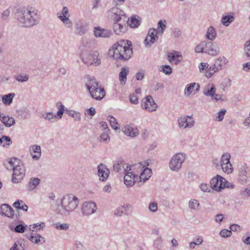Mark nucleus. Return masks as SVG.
<instances>
[{"label": "nucleus", "instance_id": "f257e3e1", "mask_svg": "<svg viewBox=\"0 0 250 250\" xmlns=\"http://www.w3.org/2000/svg\"><path fill=\"white\" fill-rule=\"evenodd\" d=\"M61 208L59 212L61 214L66 216L74 211L79 205L78 198L71 194L64 195L61 199Z\"/></svg>", "mask_w": 250, "mask_h": 250}, {"label": "nucleus", "instance_id": "f03ea898", "mask_svg": "<svg viewBox=\"0 0 250 250\" xmlns=\"http://www.w3.org/2000/svg\"><path fill=\"white\" fill-rule=\"evenodd\" d=\"M85 78L87 82L85 86L91 96L96 100H101L105 95V91L103 87L99 86L98 83L94 77L87 75Z\"/></svg>", "mask_w": 250, "mask_h": 250}, {"label": "nucleus", "instance_id": "7ed1b4c3", "mask_svg": "<svg viewBox=\"0 0 250 250\" xmlns=\"http://www.w3.org/2000/svg\"><path fill=\"white\" fill-rule=\"evenodd\" d=\"M186 155L184 153H178L174 155L169 162L170 169L175 172H178L185 161Z\"/></svg>", "mask_w": 250, "mask_h": 250}, {"label": "nucleus", "instance_id": "20e7f679", "mask_svg": "<svg viewBox=\"0 0 250 250\" xmlns=\"http://www.w3.org/2000/svg\"><path fill=\"white\" fill-rule=\"evenodd\" d=\"M210 184L212 190L219 192L225 188H229L230 183L221 176L217 175L211 179Z\"/></svg>", "mask_w": 250, "mask_h": 250}, {"label": "nucleus", "instance_id": "39448f33", "mask_svg": "<svg viewBox=\"0 0 250 250\" xmlns=\"http://www.w3.org/2000/svg\"><path fill=\"white\" fill-rule=\"evenodd\" d=\"M12 182L14 183L20 182L25 176V169L23 164L20 160L17 165L13 168Z\"/></svg>", "mask_w": 250, "mask_h": 250}, {"label": "nucleus", "instance_id": "423d86ee", "mask_svg": "<svg viewBox=\"0 0 250 250\" xmlns=\"http://www.w3.org/2000/svg\"><path fill=\"white\" fill-rule=\"evenodd\" d=\"M195 123L192 115H182L178 119L179 127L181 129L191 128L194 126Z\"/></svg>", "mask_w": 250, "mask_h": 250}, {"label": "nucleus", "instance_id": "0eeeda50", "mask_svg": "<svg viewBox=\"0 0 250 250\" xmlns=\"http://www.w3.org/2000/svg\"><path fill=\"white\" fill-rule=\"evenodd\" d=\"M127 21H128L127 17H124L117 21H114L113 28L115 33L119 35L124 33L127 28Z\"/></svg>", "mask_w": 250, "mask_h": 250}, {"label": "nucleus", "instance_id": "6e6552de", "mask_svg": "<svg viewBox=\"0 0 250 250\" xmlns=\"http://www.w3.org/2000/svg\"><path fill=\"white\" fill-rule=\"evenodd\" d=\"M203 93L205 96L210 97L212 100L215 101L222 100L221 95L216 93V88L212 83L206 85L204 88Z\"/></svg>", "mask_w": 250, "mask_h": 250}, {"label": "nucleus", "instance_id": "1a4fd4ad", "mask_svg": "<svg viewBox=\"0 0 250 250\" xmlns=\"http://www.w3.org/2000/svg\"><path fill=\"white\" fill-rule=\"evenodd\" d=\"M123 49L121 52V54L124 58L120 59L121 61H127L131 58L133 51L132 48L130 47L131 45V42L129 41L121 40L120 41V43L122 44Z\"/></svg>", "mask_w": 250, "mask_h": 250}, {"label": "nucleus", "instance_id": "9d476101", "mask_svg": "<svg viewBox=\"0 0 250 250\" xmlns=\"http://www.w3.org/2000/svg\"><path fill=\"white\" fill-rule=\"evenodd\" d=\"M123 49V43H120V41L114 43L111 48L108 52V55L109 57L112 58L117 60H120V59L124 58L121 55V52Z\"/></svg>", "mask_w": 250, "mask_h": 250}, {"label": "nucleus", "instance_id": "9b49d317", "mask_svg": "<svg viewBox=\"0 0 250 250\" xmlns=\"http://www.w3.org/2000/svg\"><path fill=\"white\" fill-rule=\"evenodd\" d=\"M107 17L114 22L122 19L124 17H126L123 11L117 7H113L106 12Z\"/></svg>", "mask_w": 250, "mask_h": 250}, {"label": "nucleus", "instance_id": "f8f14e48", "mask_svg": "<svg viewBox=\"0 0 250 250\" xmlns=\"http://www.w3.org/2000/svg\"><path fill=\"white\" fill-rule=\"evenodd\" d=\"M27 21L28 27L37 24L39 22V16L38 11L33 9L32 8L27 7Z\"/></svg>", "mask_w": 250, "mask_h": 250}, {"label": "nucleus", "instance_id": "ddd939ff", "mask_svg": "<svg viewBox=\"0 0 250 250\" xmlns=\"http://www.w3.org/2000/svg\"><path fill=\"white\" fill-rule=\"evenodd\" d=\"M27 7H21L17 10L16 19L19 24L22 27H28L27 21Z\"/></svg>", "mask_w": 250, "mask_h": 250}, {"label": "nucleus", "instance_id": "4468645a", "mask_svg": "<svg viewBox=\"0 0 250 250\" xmlns=\"http://www.w3.org/2000/svg\"><path fill=\"white\" fill-rule=\"evenodd\" d=\"M141 104L144 109L149 112L154 111L157 108V105L151 96H147L143 99Z\"/></svg>", "mask_w": 250, "mask_h": 250}, {"label": "nucleus", "instance_id": "2eb2a0df", "mask_svg": "<svg viewBox=\"0 0 250 250\" xmlns=\"http://www.w3.org/2000/svg\"><path fill=\"white\" fill-rule=\"evenodd\" d=\"M96 204L93 202H85L82 206V212L83 215L88 216L96 211Z\"/></svg>", "mask_w": 250, "mask_h": 250}, {"label": "nucleus", "instance_id": "dca6fc26", "mask_svg": "<svg viewBox=\"0 0 250 250\" xmlns=\"http://www.w3.org/2000/svg\"><path fill=\"white\" fill-rule=\"evenodd\" d=\"M205 53L210 55L217 56L220 52L219 48L210 41H204Z\"/></svg>", "mask_w": 250, "mask_h": 250}, {"label": "nucleus", "instance_id": "f3484780", "mask_svg": "<svg viewBox=\"0 0 250 250\" xmlns=\"http://www.w3.org/2000/svg\"><path fill=\"white\" fill-rule=\"evenodd\" d=\"M94 35L96 38H108L112 34L111 30L103 28L100 26L95 27Z\"/></svg>", "mask_w": 250, "mask_h": 250}, {"label": "nucleus", "instance_id": "a211bd4d", "mask_svg": "<svg viewBox=\"0 0 250 250\" xmlns=\"http://www.w3.org/2000/svg\"><path fill=\"white\" fill-rule=\"evenodd\" d=\"M249 167L246 164L242 165L239 169L238 171V180L239 182L243 184H246L248 180V173Z\"/></svg>", "mask_w": 250, "mask_h": 250}, {"label": "nucleus", "instance_id": "6ab92c4d", "mask_svg": "<svg viewBox=\"0 0 250 250\" xmlns=\"http://www.w3.org/2000/svg\"><path fill=\"white\" fill-rule=\"evenodd\" d=\"M98 175L100 180L104 181L108 177L109 171L105 165L101 163L98 166Z\"/></svg>", "mask_w": 250, "mask_h": 250}, {"label": "nucleus", "instance_id": "aec40b11", "mask_svg": "<svg viewBox=\"0 0 250 250\" xmlns=\"http://www.w3.org/2000/svg\"><path fill=\"white\" fill-rule=\"evenodd\" d=\"M0 214L1 215L13 218L14 211L11 206L7 204H4L0 206Z\"/></svg>", "mask_w": 250, "mask_h": 250}, {"label": "nucleus", "instance_id": "412c9836", "mask_svg": "<svg viewBox=\"0 0 250 250\" xmlns=\"http://www.w3.org/2000/svg\"><path fill=\"white\" fill-rule=\"evenodd\" d=\"M75 33L79 35L85 34L88 30V25L85 22L78 21L75 23Z\"/></svg>", "mask_w": 250, "mask_h": 250}, {"label": "nucleus", "instance_id": "4be33fe9", "mask_svg": "<svg viewBox=\"0 0 250 250\" xmlns=\"http://www.w3.org/2000/svg\"><path fill=\"white\" fill-rule=\"evenodd\" d=\"M136 178H137V174L132 172H128L124 176V183L127 186L132 187L135 184Z\"/></svg>", "mask_w": 250, "mask_h": 250}, {"label": "nucleus", "instance_id": "5701e85b", "mask_svg": "<svg viewBox=\"0 0 250 250\" xmlns=\"http://www.w3.org/2000/svg\"><path fill=\"white\" fill-rule=\"evenodd\" d=\"M123 131L125 135L131 137H135L139 134V131L136 127H133L129 125L125 126Z\"/></svg>", "mask_w": 250, "mask_h": 250}, {"label": "nucleus", "instance_id": "b1692460", "mask_svg": "<svg viewBox=\"0 0 250 250\" xmlns=\"http://www.w3.org/2000/svg\"><path fill=\"white\" fill-rule=\"evenodd\" d=\"M29 151L33 159L38 160L41 156V148L40 146L33 145L30 146Z\"/></svg>", "mask_w": 250, "mask_h": 250}, {"label": "nucleus", "instance_id": "393cba45", "mask_svg": "<svg viewBox=\"0 0 250 250\" xmlns=\"http://www.w3.org/2000/svg\"><path fill=\"white\" fill-rule=\"evenodd\" d=\"M144 167H145L144 166ZM142 170L143 171L140 174V181L139 183H142L143 182V183H144L150 177L151 170L147 167H144Z\"/></svg>", "mask_w": 250, "mask_h": 250}, {"label": "nucleus", "instance_id": "a878e982", "mask_svg": "<svg viewBox=\"0 0 250 250\" xmlns=\"http://www.w3.org/2000/svg\"><path fill=\"white\" fill-rule=\"evenodd\" d=\"M41 180L39 178L32 177L30 179L29 182L26 185V188L28 191H32L37 188Z\"/></svg>", "mask_w": 250, "mask_h": 250}, {"label": "nucleus", "instance_id": "bb28decb", "mask_svg": "<svg viewBox=\"0 0 250 250\" xmlns=\"http://www.w3.org/2000/svg\"><path fill=\"white\" fill-rule=\"evenodd\" d=\"M20 160L16 158H11L5 161L3 165L7 169H13V168L17 165Z\"/></svg>", "mask_w": 250, "mask_h": 250}, {"label": "nucleus", "instance_id": "cd10ccee", "mask_svg": "<svg viewBox=\"0 0 250 250\" xmlns=\"http://www.w3.org/2000/svg\"><path fill=\"white\" fill-rule=\"evenodd\" d=\"M27 238L29 239L32 242L35 244H39L41 241V239L43 240V242H45L44 238L42 237L40 234L37 233H30L29 234H26Z\"/></svg>", "mask_w": 250, "mask_h": 250}, {"label": "nucleus", "instance_id": "c85d7f7f", "mask_svg": "<svg viewBox=\"0 0 250 250\" xmlns=\"http://www.w3.org/2000/svg\"><path fill=\"white\" fill-rule=\"evenodd\" d=\"M195 86H196L195 91L196 92H197L199 91L200 85L199 84L195 83H192L188 84L185 88V95L187 97L189 96L192 93L193 88Z\"/></svg>", "mask_w": 250, "mask_h": 250}, {"label": "nucleus", "instance_id": "c756f323", "mask_svg": "<svg viewBox=\"0 0 250 250\" xmlns=\"http://www.w3.org/2000/svg\"><path fill=\"white\" fill-rule=\"evenodd\" d=\"M167 57L168 60L170 62H172V61L176 60V62L175 63L176 64H177L180 62L182 59V55L180 53H178L177 52L168 53Z\"/></svg>", "mask_w": 250, "mask_h": 250}, {"label": "nucleus", "instance_id": "7c9ffc66", "mask_svg": "<svg viewBox=\"0 0 250 250\" xmlns=\"http://www.w3.org/2000/svg\"><path fill=\"white\" fill-rule=\"evenodd\" d=\"M0 121L6 126L10 127L15 124V121L13 117L8 115L3 116Z\"/></svg>", "mask_w": 250, "mask_h": 250}, {"label": "nucleus", "instance_id": "2f4dec72", "mask_svg": "<svg viewBox=\"0 0 250 250\" xmlns=\"http://www.w3.org/2000/svg\"><path fill=\"white\" fill-rule=\"evenodd\" d=\"M129 72L128 68L123 67L119 73V80L121 83L125 84L126 81V75Z\"/></svg>", "mask_w": 250, "mask_h": 250}, {"label": "nucleus", "instance_id": "473e14b6", "mask_svg": "<svg viewBox=\"0 0 250 250\" xmlns=\"http://www.w3.org/2000/svg\"><path fill=\"white\" fill-rule=\"evenodd\" d=\"M144 167V166L141 163H139L134 165V166H129L127 165L126 167H125L124 165H123V168L124 169V172L126 173L128 172H130V171L132 170V168L134 169H137L142 171L143 168Z\"/></svg>", "mask_w": 250, "mask_h": 250}, {"label": "nucleus", "instance_id": "72a5a7b5", "mask_svg": "<svg viewBox=\"0 0 250 250\" xmlns=\"http://www.w3.org/2000/svg\"><path fill=\"white\" fill-rule=\"evenodd\" d=\"M15 96V94L14 93H9L2 96V101L3 103L6 105H10L12 103Z\"/></svg>", "mask_w": 250, "mask_h": 250}, {"label": "nucleus", "instance_id": "f704fd0d", "mask_svg": "<svg viewBox=\"0 0 250 250\" xmlns=\"http://www.w3.org/2000/svg\"><path fill=\"white\" fill-rule=\"evenodd\" d=\"M13 207L19 209L27 211L28 210V206L23 202V201L18 200L13 204Z\"/></svg>", "mask_w": 250, "mask_h": 250}, {"label": "nucleus", "instance_id": "c9c22d12", "mask_svg": "<svg viewBox=\"0 0 250 250\" xmlns=\"http://www.w3.org/2000/svg\"><path fill=\"white\" fill-rule=\"evenodd\" d=\"M234 19L233 15H224L222 17L221 22L224 25L228 26L234 20Z\"/></svg>", "mask_w": 250, "mask_h": 250}, {"label": "nucleus", "instance_id": "e433bc0d", "mask_svg": "<svg viewBox=\"0 0 250 250\" xmlns=\"http://www.w3.org/2000/svg\"><path fill=\"white\" fill-rule=\"evenodd\" d=\"M206 37L209 40L212 41L214 40L216 37V33L215 29L212 26H210L208 28Z\"/></svg>", "mask_w": 250, "mask_h": 250}, {"label": "nucleus", "instance_id": "4c0bfd02", "mask_svg": "<svg viewBox=\"0 0 250 250\" xmlns=\"http://www.w3.org/2000/svg\"><path fill=\"white\" fill-rule=\"evenodd\" d=\"M107 120L109 121L111 127L114 130H118L120 129V125L117 123L116 119L111 115H109L107 117Z\"/></svg>", "mask_w": 250, "mask_h": 250}, {"label": "nucleus", "instance_id": "58836bf2", "mask_svg": "<svg viewBox=\"0 0 250 250\" xmlns=\"http://www.w3.org/2000/svg\"><path fill=\"white\" fill-rule=\"evenodd\" d=\"M228 62L227 59L225 57H220L218 58L215 62L214 64L219 69H222L223 64H225Z\"/></svg>", "mask_w": 250, "mask_h": 250}, {"label": "nucleus", "instance_id": "ea45409f", "mask_svg": "<svg viewBox=\"0 0 250 250\" xmlns=\"http://www.w3.org/2000/svg\"><path fill=\"white\" fill-rule=\"evenodd\" d=\"M45 223L42 222L30 225L29 229L30 231H34L40 229H43L45 228Z\"/></svg>", "mask_w": 250, "mask_h": 250}, {"label": "nucleus", "instance_id": "a19ab883", "mask_svg": "<svg viewBox=\"0 0 250 250\" xmlns=\"http://www.w3.org/2000/svg\"><path fill=\"white\" fill-rule=\"evenodd\" d=\"M127 26L129 25L132 28H135L140 25V21L136 18V16H132L130 20L128 19Z\"/></svg>", "mask_w": 250, "mask_h": 250}, {"label": "nucleus", "instance_id": "79ce46f5", "mask_svg": "<svg viewBox=\"0 0 250 250\" xmlns=\"http://www.w3.org/2000/svg\"><path fill=\"white\" fill-rule=\"evenodd\" d=\"M200 206L199 202L196 199H191L189 201L188 207L191 209L197 210Z\"/></svg>", "mask_w": 250, "mask_h": 250}, {"label": "nucleus", "instance_id": "37998d69", "mask_svg": "<svg viewBox=\"0 0 250 250\" xmlns=\"http://www.w3.org/2000/svg\"><path fill=\"white\" fill-rule=\"evenodd\" d=\"M158 33H159V31L156 30L155 29H150L146 36V41L148 40V39L151 40L155 39L156 40V39L158 38L157 36Z\"/></svg>", "mask_w": 250, "mask_h": 250}, {"label": "nucleus", "instance_id": "c03bdc74", "mask_svg": "<svg viewBox=\"0 0 250 250\" xmlns=\"http://www.w3.org/2000/svg\"><path fill=\"white\" fill-rule=\"evenodd\" d=\"M11 144L12 141L9 136H3L1 138H0V145L2 144L3 146H8Z\"/></svg>", "mask_w": 250, "mask_h": 250}, {"label": "nucleus", "instance_id": "a18cd8bd", "mask_svg": "<svg viewBox=\"0 0 250 250\" xmlns=\"http://www.w3.org/2000/svg\"><path fill=\"white\" fill-rule=\"evenodd\" d=\"M123 160L122 159L120 158L118 159L115 163L113 165V170L116 172H119L121 170L122 167H123Z\"/></svg>", "mask_w": 250, "mask_h": 250}, {"label": "nucleus", "instance_id": "49530a36", "mask_svg": "<svg viewBox=\"0 0 250 250\" xmlns=\"http://www.w3.org/2000/svg\"><path fill=\"white\" fill-rule=\"evenodd\" d=\"M67 28H71L73 23L72 21L67 17L59 16V18Z\"/></svg>", "mask_w": 250, "mask_h": 250}, {"label": "nucleus", "instance_id": "de8ad7c7", "mask_svg": "<svg viewBox=\"0 0 250 250\" xmlns=\"http://www.w3.org/2000/svg\"><path fill=\"white\" fill-rule=\"evenodd\" d=\"M56 106L59 109L57 112L56 115L59 117L60 119H61L64 112L65 107L61 102H58L57 103Z\"/></svg>", "mask_w": 250, "mask_h": 250}, {"label": "nucleus", "instance_id": "09e8293b", "mask_svg": "<svg viewBox=\"0 0 250 250\" xmlns=\"http://www.w3.org/2000/svg\"><path fill=\"white\" fill-rule=\"evenodd\" d=\"M29 76L27 74H19L14 76V78L19 82L23 83L28 81Z\"/></svg>", "mask_w": 250, "mask_h": 250}, {"label": "nucleus", "instance_id": "8fccbe9b", "mask_svg": "<svg viewBox=\"0 0 250 250\" xmlns=\"http://www.w3.org/2000/svg\"><path fill=\"white\" fill-rule=\"evenodd\" d=\"M42 117L48 121H53L56 118L57 115L53 114L52 112H49L43 114Z\"/></svg>", "mask_w": 250, "mask_h": 250}, {"label": "nucleus", "instance_id": "3c124183", "mask_svg": "<svg viewBox=\"0 0 250 250\" xmlns=\"http://www.w3.org/2000/svg\"><path fill=\"white\" fill-rule=\"evenodd\" d=\"M223 171L228 174L231 173L232 171L233 168L230 162L225 165H221Z\"/></svg>", "mask_w": 250, "mask_h": 250}, {"label": "nucleus", "instance_id": "603ef678", "mask_svg": "<svg viewBox=\"0 0 250 250\" xmlns=\"http://www.w3.org/2000/svg\"><path fill=\"white\" fill-rule=\"evenodd\" d=\"M200 188L202 191L205 192H212L213 191L211 185L209 186L208 184L204 183L201 184Z\"/></svg>", "mask_w": 250, "mask_h": 250}, {"label": "nucleus", "instance_id": "864d4df0", "mask_svg": "<svg viewBox=\"0 0 250 250\" xmlns=\"http://www.w3.org/2000/svg\"><path fill=\"white\" fill-rule=\"evenodd\" d=\"M26 226L23 224H19L17 225L13 229L11 228H10L11 230H14L15 232L17 233H23L25 230Z\"/></svg>", "mask_w": 250, "mask_h": 250}, {"label": "nucleus", "instance_id": "5fc2aeb1", "mask_svg": "<svg viewBox=\"0 0 250 250\" xmlns=\"http://www.w3.org/2000/svg\"><path fill=\"white\" fill-rule=\"evenodd\" d=\"M226 112L227 111L225 108L222 109L217 113V115L216 117L215 120L218 122L222 121L224 119V116Z\"/></svg>", "mask_w": 250, "mask_h": 250}, {"label": "nucleus", "instance_id": "6e6d98bb", "mask_svg": "<svg viewBox=\"0 0 250 250\" xmlns=\"http://www.w3.org/2000/svg\"><path fill=\"white\" fill-rule=\"evenodd\" d=\"M230 155L229 153L224 154L221 157V165H225L230 162Z\"/></svg>", "mask_w": 250, "mask_h": 250}, {"label": "nucleus", "instance_id": "4d7b16f0", "mask_svg": "<svg viewBox=\"0 0 250 250\" xmlns=\"http://www.w3.org/2000/svg\"><path fill=\"white\" fill-rule=\"evenodd\" d=\"M196 53H205L204 41L201 42L195 48Z\"/></svg>", "mask_w": 250, "mask_h": 250}, {"label": "nucleus", "instance_id": "13d9d810", "mask_svg": "<svg viewBox=\"0 0 250 250\" xmlns=\"http://www.w3.org/2000/svg\"><path fill=\"white\" fill-rule=\"evenodd\" d=\"M166 21H160L158 22V25L159 27L158 31L159 33H161V34H163L164 30H165L166 28Z\"/></svg>", "mask_w": 250, "mask_h": 250}, {"label": "nucleus", "instance_id": "bf43d9fd", "mask_svg": "<svg viewBox=\"0 0 250 250\" xmlns=\"http://www.w3.org/2000/svg\"><path fill=\"white\" fill-rule=\"evenodd\" d=\"M109 132L103 131V133L100 136V140L106 143L110 140L109 136Z\"/></svg>", "mask_w": 250, "mask_h": 250}, {"label": "nucleus", "instance_id": "052dcab7", "mask_svg": "<svg viewBox=\"0 0 250 250\" xmlns=\"http://www.w3.org/2000/svg\"><path fill=\"white\" fill-rule=\"evenodd\" d=\"M244 49L246 55L248 57H250V40L245 42Z\"/></svg>", "mask_w": 250, "mask_h": 250}, {"label": "nucleus", "instance_id": "680f3d73", "mask_svg": "<svg viewBox=\"0 0 250 250\" xmlns=\"http://www.w3.org/2000/svg\"><path fill=\"white\" fill-rule=\"evenodd\" d=\"M148 209L152 212H156L158 209V204L157 202H150L148 205Z\"/></svg>", "mask_w": 250, "mask_h": 250}, {"label": "nucleus", "instance_id": "e2e57ef3", "mask_svg": "<svg viewBox=\"0 0 250 250\" xmlns=\"http://www.w3.org/2000/svg\"><path fill=\"white\" fill-rule=\"evenodd\" d=\"M55 228L57 229L60 230H67L69 228V224L67 223H63L62 224H60L59 223H56L55 224Z\"/></svg>", "mask_w": 250, "mask_h": 250}, {"label": "nucleus", "instance_id": "0e129e2a", "mask_svg": "<svg viewBox=\"0 0 250 250\" xmlns=\"http://www.w3.org/2000/svg\"><path fill=\"white\" fill-rule=\"evenodd\" d=\"M231 234H232V232H231V230H229L227 229H222V230H221V231L220 232V233H219L220 235L222 237H224V238L230 237L231 236Z\"/></svg>", "mask_w": 250, "mask_h": 250}, {"label": "nucleus", "instance_id": "69168bd1", "mask_svg": "<svg viewBox=\"0 0 250 250\" xmlns=\"http://www.w3.org/2000/svg\"><path fill=\"white\" fill-rule=\"evenodd\" d=\"M19 115L23 119H27L30 116L29 111L26 109L21 110Z\"/></svg>", "mask_w": 250, "mask_h": 250}, {"label": "nucleus", "instance_id": "338daca9", "mask_svg": "<svg viewBox=\"0 0 250 250\" xmlns=\"http://www.w3.org/2000/svg\"><path fill=\"white\" fill-rule=\"evenodd\" d=\"M124 213L126 214L125 210V208L122 207V206L118 208L114 212L115 215L118 216H122Z\"/></svg>", "mask_w": 250, "mask_h": 250}, {"label": "nucleus", "instance_id": "774afa93", "mask_svg": "<svg viewBox=\"0 0 250 250\" xmlns=\"http://www.w3.org/2000/svg\"><path fill=\"white\" fill-rule=\"evenodd\" d=\"M9 250H24L19 241H16Z\"/></svg>", "mask_w": 250, "mask_h": 250}]
</instances>
